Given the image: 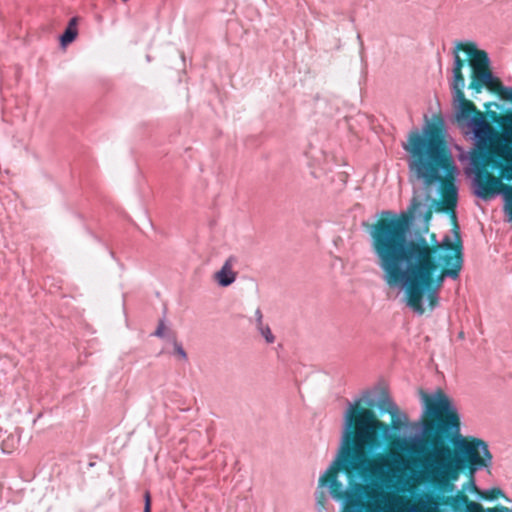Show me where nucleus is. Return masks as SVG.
I'll return each instance as SVG.
<instances>
[{
    "label": "nucleus",
    "mask_w": 512,
    "mask_h": 512,
    "mask_svg": "<svg viewBox=\"0 0 512 512\" xmlns=\"http://www.w3.org/2000/svg\"><path fill=\"white\" fill-rule=\"evenodd\" d=\"M432 217V211L430 209H427V211L424 214V220L429 221Z\"/></svg>",
    "instance_id": "5701e85b"
},
{
    "label": "nucleus",
    "mask_w": 512,
    "mask_h": 512,
    "mask_svg": "<svg viewBox=\"0 0 512 512\" xmlns=\"http://www.w3.org/2000/svg\"><path fill=\"white\" fill-rule=\"evenodd\" d=\"M474 171L472 181L474 194L483 200H490L501 192L502 181L485 170V166H478L470 161Z\"/></svg>",
    "instance_id": "0eeeda50"
},
{
    "label": "nucleus",
    "mask_w": 512,
    "mask_h": 512,
    "mask_svg": "<svg viewBox=\"0 0 512 512\" xmlns=\"http://www.w3.org/2000/svg\"><path fill=\"white\" fill-rule=\"evenodd\" d=\"M236 262L234 256H230L224 262L222 268L216 272L215 280L222 287L231 285L236 280V273L232 270L233 264Z\"/></svg>",
    "instance_id": "9d476101"
},
{
    "label": "nucleus",
    "mask_w": 512,
    "mask_h": 512,
    "mask_svg": "<svg viewBox=\"0 0 512 512\" xmlns=\"http://www.w3.org/2000/svg\"><path fill=\"white\" fill-rule=\"evenodd\" d=\"M367 405H368V406H373V405H374V403H373V401H368V402H367Z\"/></svg>",
    "instance_id": "a878e982"
},
{
    "label": "nucleus",
    "mask_w": 512,
    "mask_h": 512,
    "mask_svg": "<svg viewBox=\"0 0 512 512\" xmlns=\"http://www.w3.org/2000/svg\"><path fill=\"white\" fill-rule=\"evenodd\" d=\"M357 38H358V40L362 43L361 35H360V34H358Z\"/></svg>",
    "instance_id": "bb28decb"
},
{
    "label": "nucleus",
    "mask_w": 512,
    "mask_h": 512,
    "mask_svg": "<svg viewBox=\"0 0 512 512\" xmlns=\"http://www.w3.org/2000/svg\"><path fill=\"white\" fill-rule=\"evenodd\" d=\"M454 63L452 68V81L450 88L452 90L454 99L459 102V111L457 113L458 119H467V125L474 132L479 135L489 129L488 123L485 121L484 115L477 110L476 106L469 100L465 99L463 89L465 87V79L462 73L464 61L461 59L457 48H454Z\"/></svg>",
    "instance_id": "39448f33"
},
{
    "label": "nucleus",
    "mask_w": 512,
    "mask_h": 512,
    "mask_svg": "<svg viewBox=\"0 0 512 512\" xmlns=\"http://www.w3.org/2000/svg\"><path fill=\"white\" fill-rule=\"evenodd\" d=\"M421 204L419 202L416 203V201L414 200V203H413V207L415 208L416 206H420Z\"/></svg>",
    "instance_id": "393cba45"
},
{
    "label": "nucleus",
    "mask_w": 512,
    "mask_h": 512,
    "mask_svg": "<svg viewBox=\"0 0 512 512\" xmlns=\"http://www.w3.org/2000/svg\"><path fill=\"white\" fill-rule=\"evenodd\" d=\"M424 403L420 430L405 440V450L421 456L426 478L439 486L458 477V470L471 473L489 468L492 454L488 444L479 439H465L460 434V416L452 400L442 389L429 395L420 390Z\"/></svg>",
    "instance_id": "7ed1b4c3"
},
{
    "label": "nucleus",
    "mask_w": 512,
    "mask_h": 512,
    "mask_svg": "<svg viewBox=\"0 0 512 512\" xmlns=\"http://www.w3.org/2000/svg\"><path fill=\"white\" fill-rule=\"evenodd\" d=\"M78 35L77 30V18L73 17L70 19L64 33L60 37L61 45L66 46L73 42Z\"/></svg>",
    "instance_id": "f8f14e48"
},
{
    "label": "nucleus",
    "mask_w": 512,
    "mask_h": 512,
    "mask_svg": "<svg viewBox=\"0 0 512 512\" xmlns=\"http://www.w3.org/2000/svg\"><path fill=\"white\" fill-rule=\"evenodd\" d=\"M377 406L381 412H387L393 417L392 427L394 429H399L401 426V421L398 418L399 410L392 399L387 394H384L382 397H380Z\"/></svg>",
    "instance_id": "9b49d317"
},
{
    "label": "nucleus",
    "mask_w": 512,
    "mask_h": 512,
    "mask_svg": "<svg viewBox=\"0 0 512 512\" xmlns=\"http://www.w3.org/2000/svg\"><path fill=\"white\" fill-rule=\"evenodd\" d=\"M144 512H151V498L149 492L145 493Z\"/></svg>",
    "instance_id": "412c9836"
},
{
    "label": "nucleus",
    "mask_w": 512,
    "mask_h": 512,
    "mask_svg": "<svg viewBox=\"0 0 512 512\" xmlns=\"http://www.w3.org/2000/svg\"><path fill=\"white\" fill-rule=\"evenodd\" d=\"M463 501L466 502L465 512H485L483 506L477 502L468 501L466 496L462 497Z\"/></svg>",
    "instance_id": "2eb2a0df"
},
{
    "label": "nucleus",
    "mask_w": 512,
    "mask_h": 512,
    "mask_svg": "<svg viewBox=\"0 0 512 512\" xmlns=\"http://www.w3.org/2000/svg\"><path fill=\"white\" fill-rule=\"evenodd\" d=\"M316 501H317L318 509L319 510L323 509L325 501H326V497H325L324 492H320V493L316 494Z\"/></svg>",
    "instance_id": "a211bd4d"
},
{
    "label": "nucleus",
    "mask_w": 512,
    "mask_h": 512,
    "mask_svg": "<svg viewBox=\"0 0 512 512\" xmlns=\"http://www.w3.org/2000/svg\"><path fill=\"white\" fill-rule=\"evenodd\" d=\"M403 149L409 155V172L427 186L439 184L441 201L436 203L437 210L451 211L456 222L458 188L454 180L457 167L450 151L443 144L437 125L428 123L423 129V134L417 129L410 131Z\"/></svg>",
    "instance_id": "20e7f679"
},
{
    "label": "nucleus",
    "mask_w": 512,
    "mask_h": 512,
    "mask_svg": "<svg viewBox=\"0 0 512 512\" xmlns=\"http://www.w3.org/2000/svg\"><path fill=\"white\" fill-rule=\"evenodd\" d=\"M508 212H509V215H510V217H511V219H512V199H511V201L509 202Z\"/></svg>",
    "instance_id": "b1692460"
},
{
    "label": "nucleus",
    "mask_w": 512,
    "mask_h": 512,
    "mask_svg": "<svg viewBox=\"0 0 512 512\" xmlns=\"http://www.w3.org/2000/svg\"><path fill=\"white\" fill-rule=\"evenodd\" d=\"M483 87L491 92L498 93L502 99L512 101V88L505 87L500 79L492 74L490 69L472 75L469 88L480 93Z\"/></svg>",
    "instance_id": "6e6552de"
},
{
    "label": "nucleus",
    "mask_w": 512,
    "mask_h": 512,
    "mask_svg": "<svg viewBox=\"0 0 512 512\" xmlns=\"http://www.w3.org/2000/svg\"><path fill=\"white\" fill-rule=\"evenodd\" d=\"M485 512H511V510L505 506H498L493 508H487L485 509Z\"/></svg>",
    "instance_id": "aec40b11"
},
{
    "label": "nucleus",
    "mask_w": 512,
    "mask_h": 512,
    "mask_svg": "<svg viewBox=\"0 0 512 512\" xmlns=\"http://www.w3.org/2000/svg\"><path fill=\"white\" fill-rule=\"evenodd\" d=\"M406 216L381 218L371 228L372 248L383 279L389 287L405 290L406 304L418 315H423V298L427 295L428 306L434 310L439 303V292L446 278L457 279L463 267V246L455 248V254H446L444 263L450 268H439L433 249L425 238L410 239L407 236Z\"/></svg>",
    "instance_id": "f03ea898"
},
{
    "label": "nucleus",
    "mask_w": 512,
    "mask_h": 512,
    "mask_svg": "<svg viewBox=\"0 0 512 512\" xmlns=\"http://www.w3.org/2000/svg\"><path fill=\"white\" fill-rule=\"evenodd\" d=\"M455 229H458V225H457V223L455 224ZM459 240H461V238H460V234H459V232H458L457 230H455V241H456V245L454 246V244H453V242H452L451 238H450L448 235H446V236L442 239V241L439 243V246H440L442 249L447 250V251H449V250H453V249L455 250V248L457 247V245H459ZM460 242L462 243V241H460Z\"/></svg>",
    "instance_id": "ddd939ff"
},
{
    "label": "nucleus",
    "mask_w": 512,
    "mask_h": 512,
    "mask_svg": "<svg viewBox=\"0 0 512 512\" xmlns=\"http://www.w3.org/2000/svg\"><path fill=\"white\" fill-rule=\"evenodd\" d=\"M174 350H175V353L183 360H187V353L186 351L184 350L183 346L181 343L175 341L174 342Z\"/></svg>",
    "instance_id": "f3484780"
},
{
    "label": "nucleus",
    "mask_w": 512,
    "mask_h": 512,
    "mask_svg": "<svg viewBox=\"0 0 512 512\" xmlns=\"http://www.w3.org/2000/svg\"><path fill=\"white\" fill-rule=\"evenodd\" d=\"M482 496L487 500H495L498 497H505L504 492L500 488H491L483 492Z\"/></svg>",
    "instance_id": "4468645a"
},
{
    "label": "nucleus",
    "mask_w": 512,
    "mask_h": 512,
    "mask_svg": "<svg viewBox=\"0 0 512 512\" xmlns=\"http://www.w3.org/2000/svg\"><path fill=\"white\" fill-rule=\"evenodd\" d=\"M455 47L458 52L462 50L470 57V66L472 67L473 75H476L477 72L489 70L490 60L487 52L477 49L474 43L464 44L457 42Z\"/></svg>",
    "instance_id": "1a4fd4ad"
},
{
    "label": "nucleus",
    "mask_w": 512,
    "mask_h": 512,
    "mask_svg": "<svg viewBox=\"0 0 512 512\" xmlns=\"http://www.w3.org/2000/svg\"><path fill=\"white\" fill-rule=\"evenodd\" d=\"M258 330L260 331L261 335L265 338L267 343H273L275 341V337L268 325H261L258 326Z\"/></svg>",
    "instance_id": "dca6fc26"
},
{
    "label": "nucleus",
    "mask_w": 512,
    "mask_h": 512,
    "mask_svg": "<svg viewBox=\"0 0 512 512\" xmlns=\"http://www.w3.org/2000/svg\"><path fill=\"white\" fill-rule=\"evenodd\" d=\"M360 403L358 399L349 404L340 447L319 485L329 487L333 499L343 500L341 512H396L376 501L384 498L377 486L399 480L408 461L397 452L370 458L389 436L390 428L372 410L358 408Z\"/></svg>",
    "instance_id": "f257e3e1"
},
{
    "label": "nucleus",
    "mask_w": 512,
    "mask_h": 512,
    "mask_svg": "<svg viewBox=\"0 0 512 512\" xmlns=\"http://www.w3.org/2000/svg\"><path fill=\"white\" fill-rule=\"evenodd\" d=\"M509 125L503 126L504 139L488 142L487 139L477 141V151L471 153L470 161L478 166L491 165L493 168H502L503 163L512 164V117H508Z\"/></svg>",
    "instance_id": "423d86ee"
},
{
    "label": "nucleus",
    "mask_w": 512,
    "mask_h": 512,
    "mask_svg": "<svg viewBox=\"0 0 512 512\" xmlns=\"http://www.w3.org/2000/svg\"><path fill=\"white\" fill-rule=\"evenodd\" d=\"M164 331H165V324H164V321L163 320H160L159 324H158V327L157 329L155 330V332L153 333V335L157 336V337H164Z\"/></svg>",
    "instance_id": "6ab92c4d"
},
{
    "label": "nucleus",
    "mask_w": 512,
    "mask_h": 512,
    "mask_svg": "<svg viewBox=\"0 0 512 512\" xmlns=\"http://www.w3.org/2000/svg\"><path fill=\"white\" fill-rule=\"evenodd\" d=\"M255 315H256V320H257V327L261 326L263 324V322H262L263 315H262L261 310L257 309L255 312Z\"/></svg>",
    "instance_id": "4be33fe9"
}]
</instances>
